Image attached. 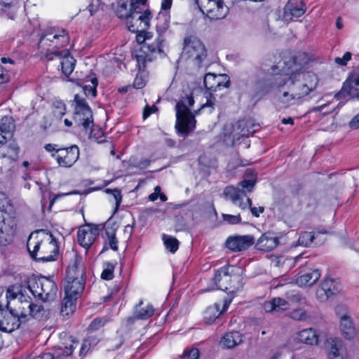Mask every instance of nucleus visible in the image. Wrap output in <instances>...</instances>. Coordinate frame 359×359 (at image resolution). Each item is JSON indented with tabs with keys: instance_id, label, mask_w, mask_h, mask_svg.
I'll use <instances>...</instances> for the list:
<instances>
[{
	"instance_id": "obj_54",
	"label": "nucleus",
	"mask_w": 359,
	"mask_h": 359,
	"mask_svg": "<svg viewBox=\"0 0 359 359\" xmlns=\"http://www.w3.org/2000/svg\"><path fill=\"white\" fill-rule=\"evenodd\" d=\"M287 299L294 303L300 302L302 301V297L298 291L291 290L286 293Z\"/></svg>"
},
{
	"instance_id": "obj_16",
	"label": "nucleus",
	"mask_w": 359,
	"mask_h": 359,
	"mask_svg": "<svg viewBox=\"0 0 359 359\" xmlns=\"http://www.w3.org/2000/svg\"><path fill=\"white\" fill-rule=\"evenodd\" d=\"M99 235L98 228L95 225H86L79 228L77 233L79 244L86 249H88Z\"/></svg>"
},
{
	"instance_id": "obj_6",
	"label": "nucleus",
	"mask_w": 359,
	"mask_h": 359,
	"mask_svg": "<svg viewBox=\"0 0 359 359\" xmlns=\"http://www.w3.org/2000/svg\"><path fill=\"white\" fill-rule=\"evenodd\" d=\"M69 42V36L66 30L57 27H51L42 34L39 46L41 48H47V53L58 51V49L67 46Z\"/></svg>"
},
{
	"instance_id": "obj_29",
	"label": "nucleus",
	"mask_w": 359,
	"mask_h": 359,
	"mask_svg": "<svg viewBox=\"0 0 359 359\" xmlns=\"http://www.w3.org/2000/svg\"><path fill=\"white\" fill-rule=\"evenodd\" d=\"M85 282L65 280V294L79 298L84 290Z\"/></svg>"
},
{
	"instance_id": "obj_31",
	"label": "nucleus",
	"mask_w": 359,
	"mask_h": 359,
	"mask_svg": "<svg viewBox=\"0 0 359 359\" xmlns=\"http://www.w3.org/2000/svg\"><path fill=\"white\" fill-rule=\"evenodd\" d=\"M97 79L94 74L86 76L80 84L82 86L84 93L95 97L97 95Z\"/></svg>"
},
{
	"instance_id": "obj_22",
	"label": "nucleus",
	"mask_w": 359,
	"mask_h": 359,
	"mask_svg": "<svg viewBox=\"0 0 359 359\" xmlns=\"http://www.w3.org/2000/svg\"><path fill=\"white\" fill-rule=\"evenodd\" d=\"M85 274L86 269L83 261L81 258L76 257L74 263L68 266L65 280L85 282Z\"/></svg>"
},
{
	"instance_id": "obj_5",
	"label": "nucleus",
	"mask_w": 359,
	"mask_h": 359,
	"mask_svg": "<svg viewBox=\"0 0 359 359\" xmlns=\"http://www.w3.org/2000/svg\"><path fill=\"white\" fill-rule=\"evenodd\" d=\"M28 288L32 294L43 302L53 300L57 295L56 283L50 278L40 277L28 281Z\"/></svg>"
},
{
	"instance_id": "obj_45",
	"label": "nucleus",
	"mask_w": 359,
	"mask_h": 359,
	"mask_svg": "<svg viewBox=\"0 0 359 359\" xmlns=\"http://www.w3.org/2000/svg\"><path fill=\"white\" fill-rule=\"evenodd\" d=\"M154 309L151 305H147L144 308H141L136 312V316L140 319H147L154 315Z\"/></svg>"
},
{
	"instance_id": "obj_44",
	"label": "nucleus",
	"mask_w": 359,
	"mask_h": 359,
	"mask_svg": "<svg viewBox=\"0 0 359 359\" xmlns=\"http://www.w3.org/2000/svg\"><path fill=\"white\" fill-rule=\"evenodd\" d=\"M315 236L312 232H302L300 233L298 244L302 246H311L313 243Z\"/></svg>"
},
{
	"instance_id": "obj_9",
	"label": "nucleus",
	"mask_w": 359,
	"mask_h": 359,
	"mask_svg": "<svg viewBox=\"0 0 359 359\" xmlns=\"http://www.w3.org/2000/svg\"><path fill=\"white\" fill-rule=\"evenodd\" d=\"M240 273L241 269L236 266H229L218 269L213 278L216 289L227 290L232 279L239 280Z\"/></svg>"
},
{
	"instance_id": "obj_60",
	"label": "nucleus",
	"mask_w": 359,
	"mask_h": 359,
	"mask_svg": "<svg viewBox=\"0 0 359 359\" xmlns=\"http://www.w3.org/2000/svg\"><path fill=\"white\" fill-rule=\"evenodd\" d=\"M291 317L294 320H301L306 318V313L302 309H297L292 312Z\"/></svg>"
},
{
	"instance_id": "obj_18",
	"label": "nucleus",
	"mask_w": 359,
	"mask_h": 359,
	"mask_svg": "<svg viewBox=\"0 0 359 359\" xmlns=\"http://www.w3.org/2000/svg\"><path fill=\"white\" fill-rule=\"evenodd\" d=\"M32 299L28 295H21L20 299H15V302H8L6 308L11 309L22 320L27 322V314L31 306Z\"/></svg>"
},
{
	"instance_id": "obj_7",
	"label": "nucleus",
	"mask_w": 359,
	"mask_h": 359,
	"mask_svg": "<svg viewBox=\"0 0 359 359\" xmlns=\"http://www.w3.org/2000/svg\"><path fill=\"white\" fill-rule=\"evenodd\" d=\"M74 101L75 102L74 122L79 128H82L84 132H88L90 126H93L92 111L85 99L80 97L79 95H76Z\"/></svg>"
},
{
	"instance_id": "obj_14",
	"label": "nucleus",
	"mask_w": 359,
	"mask_h": 359,
	"mask_svg": "<svg viewBox=\"0 0 359 359\" xmlns=\"http://www.w3.org/2000/svg\"><path fill=\"white\" fill-rule=\"evenodd\" d=\"M79 158V149L77 145L73 144L69 147L62 148L55 156L58 165L63 168L72 167Z\"/></svg>"
},
{
	"instance_id": "obj_40",
	"label": "nucleus",
	"mask_w": 359,
	"mask_h": 359,
	"mask_svg": "<svg viewBox=\"0 0 359 359\" xmlns=\"http://www.w3.org/2000/svg\"><path fill=\"white\" fill-rule=\"evenodd\" d=\"M116 262L112 263L109 262H104L103 264V271L101 273V278L103 280H110L114 278V271L116 266Z\"/></svg>"
},
{
	"instance_id": "obj_61",
	"label": "nucleus",
	"mask_w": 359,
	"mask_h": 359,
	"mask_svg": "<svg viewBox=\"0 0 359 359\" xmlns=\"http://www.w3.org/2000/svg\"><path fill=\"white\" fill-rule=\"evenodd\" d=\"M133 86L137 89H141L145 86V81L141 74H138L136 75Z\"/></svg>"
},
{
	"instance_id": "obj_43",
	"label": "nucleus",
	"mask_w": 359,
	"mask_h": 359,
	"mask_svg": "<svg viewBox=\"0 0 359 359\" xmlns=\"http://www.w3.org/2000/svg\"><path fill=\"white\" fill-rule=\"evenodd\" d=\"M328 294L333 295L338 292V288L333 279L325 278L323 280L320 285Z\"/></svg>"
},
{
	"instance_id": "obj_11",
	"label": "nucleus",
	"mask_w": 359,
	"mask_h": 359,
	"mask_svg": "<svg viewBox=\"0 0 359 359\" xmlns=\"http://www.w3.org/2000/svg\"><path fill=\"white\" fill-rule=\"evenodd\" d=\"M25 323L11 309H0V330L11 333L18 329L20 325Z\"/></svg>"
},
{
	"instance_id": "obj_33",
	"label": "nucleus",
	"mask_w": 359,
	"mask_h": 359,
	"mask_svg": "<svg viewBox=\"0 0 359 359\" xmlns=\"http://www.w3.org/2000/svg\"><path fill=\"white\" fill-rule=\"evenodd\" d=\"M320 277V272L318 269L312 271L302 275L297 279V283L301 287L311 286L313 285Z\"/></svg>"
},
{
	"instance_id": "obj_17",
	"label": "nucleus",
	"mask_w": 359,
	"mask_h": 359,
	"mask_svg": "<svg viewBox=\"0 0 359 359\" xmlns=\"http://www.w3.org/2000/svg\"><path fill=\"white\" fill-rule=\"evenodd\" d=\"M205 87L211 91L220 90L230 86L229 78L226 74H214L208 73L204 76Z\"/></svg>"
},
{
	"instance_id": "obj_23",
	"label": "nucleus",
	"mask_w": 359,
	"mask_h": 359,
	"mask_svg": "<svg viewBox=\"0 0 359 359\" xmlns=\"http://www.w3.org/2000/svg\"><path fill=\"white\" fill-rule=\"evenodd\" d=\"M208 6V9L205 10L203 13L211 20L222 19L228 13L227 7L224 5L222 1L219 0H212Z\"/></svg>"
},
{
	"instance_id": "obj_58",
	"label": "nucleus",
	"mask_w": 359,
	"mask_h": 359,
	"mask_svg": "<svg viewBox=\"0 0 359 359\" xmlns=\"http://www.w3.org/2000/svg\"><path fill=\"white\" fill-rule=\"evenodd\" d=\"M332 295L328 294L325 290H323L320 286L318 288L316 291V297L319 299V301L323 302L328 299Z\"/></svg>"
},
{
	"instance_id": "obj_1",
	"label": "nucleus",
	"mask_w": 359,
	"mask_h": 359,
	"mask_svg": "<svg viewBox=\"0 0 359 359\" xmlns=\"http://www.w3.org/2000/svg\"><path fill=\"white\" fill-rule=\"evenodd\" d=\"M306 57L303 53L285 60L283 72L285 75L276 76L274 79L277 88L276 101L280 108L299 105L316 92L319 82L317 75L302 71L306 62H301L299 60Z\"/></svg>"
},
{
	"instance_id": "obj_39",
	"label": "nucleus",
	"mask_w": 359,
	"mask_h": 359,
	"mask_svg": "<svg viewBox=\"0 0 359 359\" xmlns=\"http://www.w3.org/2000/svg\"><path fill=\"white\" fill-rule=\"evenodd\" d=\"M85 133L88 135L89 139L95 142L100 143L104 141L103 131L100 128L95 127L94 125L93 126L90 125L88 132H85Z\"/></svg>"
},
{
	"instance_id": "obj_56",
	"label": "nucleus",
	"mask_w": 359,
	"mask_h": 359,
	"mask_svg": "<svg viewBox=\"0 0 359 359\" xmlns=\"http://www.w3.org/2000/svg\"><path fill=\"white\" fill-rule=\"evenodd\" d=\"M54 116L61 118L65 114V105L62 102H57L55 109L53 111Z\"/></svg>"
},
{
	"instance_id": "obj_25",
	"label": "nucleus",
	"mask_w": 359,
	"mask_h": 359,
	"mask_svg": "<svg viewBox=\"0 0 359 359\" xmlns=\"http://www.w3.org/2000/svg\"><path fill=\"white\" fill-rule=\"evenodd\" d=\"M279 243V240L271 233H265L257 240L256 248L262 251H271L275 249Z\"/></svg>"
},
{
	"instance_id": "obj_36",
	"label": "nucleus",
	"mask_w": 359,
	"mask_h": 359,
	"mask_svg": "<svg viewBox=\"0 0 359 359\" xmlns=\"http://www.w3.org/2000/svg\"><path fill=\"white\" fill-rule=\"evenodd\" d=\"M43 239L35 240L31 236L27 241V247L32 258L37 261V257H39V252L41 249Z\"/></svg>"
},
{
	"instance_id": "obj_52",
	"label": "nucleus",
	"mask_w": 359,
	"mask_h": 359,
	"mask_svg": "<svg viewBox=\"0 0 359 359\" xmlns=\"http://www.w3.org/2000/svg\"><path fill=\"white\" fill-rule=\"evenodd\" d=\"M222 217L224 221L230 224H236L241 222V218L239 214L236 215L223 214Z\"/></svg>"
},
{
	"instance_id": "obj_3",
	"label": "nucleus",
	"mask_w": 359,
	"mask_h": 359,
	"mask_svg": "<svg viewBox=\"0 0 359 359\" xmlns=\"http://www.w3.org/2000/svg\"><path fill=\"white\" fill-rule=\"evenodd\" d=\"M182 57L196 70L205 69L210 65L208 50L203 41L196 36L184 37Z\"/></svg>"
},
{
	"instance_id": "obj_32",
	"label": "nucleus",
	"mask_w": 359,
	"mask_h": 359,
	"mask_svg": "<svg viewBox=\"0 0 359 359\" xmlns=\"http://www.w3.org/2000/svg\"><path fill=\"white\" fill-rule=\"evenodd\" d=\"M220 304L215 303L213 306H209L204 312V320L208 324L213 323L227 308L225 304L222 310H220Z\"/></svg>"
},
{
	"instance_id": "obj_27",
	"label": "nucleus",
	"mask_w": 359,
	"mask_h": 359,
	"mask_svg": "<svg viewBox=\"0 0 359 359\" xmlns=\"http://www.w3.org/2000/svg\"><path fill=\"white\" fill-rule=\"evenodd\" d=\"M263 309L266 312H279L288 309L289 303L280 297H275L271 300L266 301L263 304Z\"/></svg>"
},
{
	"instance_id": "obj_35",
	"label": "nucleus",
	"mask_w": 359,
	"mask_h": 359,
	"mask_svg": "<svg viewBox=\"0 0 359 359\" xmlns=\"http://www.w3.org/2000/svg\"><path fill=\"white\" fill-rule=\"evenodd\" d=\"M77 299L76 297L65 294L61 307V313L63 316H69L73 313L76 309Z\"/></svg>"
},
{
	"instance_id": "obj_2",
	"label": "nucleus",
	"mask_w": 359,
	"mask_h": 359,
	"mask_svg": "<svg viewBox=\"0 0 359 359\" xmlns=\"http://www.w3.org/2000/svg\"><path fill=\"white\" fill-rule=\"evenodd\" d=\"M194 104V98L191 95L182 97L176 104V129L178 133L182 135H187L193 131L196 127L195 116L198 112L205 108L210 107V112L212 111L215 106V102L212 99H208L205 104H203L200 109L195 111L194 113L190 111L189 107Z\"/></svg>"
},
{
	"instance_id": "obj_64",
	"label": "nucleus",
	"mask_w": 359,
	"mask_h": 359,
	"mask_svg": "<svg viewBox=\"0 0 359 359\" xmlns=\"http://www.w3.org/2000/svg\"><path fill=\"white\" fill-rule=\"evenodd\" d=\"M212 1V0H196V4H197L200 11L203 13L205 10L208 9V6L210 5Z\"/></svg>"
},
{
	"instance_id": "obj_26",
	"label": "nucleus",
	"mask_w": 359,
	"mask_h": 359,
	"mask_svg": "<svg viewBox=\"0 0 359 359\" xmlns=\"http://www.w3.org/2000/svg\"><path fill=\"white\" fill-rule=\"evenodd\" d=\"M15 128L12 117L4 116L0 121V147L3 145Z\"/></svg>"
},
{
	"instance_id": "obj_59",
	"label": "nucleus",
	"mask_w": 359,
	"mask_h": 359,
	"mask_svg": "<svg viewBox=\"0 0 359 359\" xmlns=\"http://www.w3.org/2000/svg\"><path fill=\"white\" fill-rule=\"evenodd\" d=\"M61 147H58L57 144H47L45 145V149L51 153V156L55 158L57 154H59V150H60Z\"/></svg>"
},
{
	"instance_id": "obj_41",
	"label": "nucleus",
	"mask_w": 359,
	"mask_h": 359,
	"mask_svg": "<svg viewBox=\"0 0 359 359\" xmlns=\"http://www.w3.org/2000/svg\"><path fill=\"white\" fill-rule=\"evenodd\" d=\"M162 238L166 249L170 252L175 253L177 250L179 248V241L177 238L165 234L163 235Z\"/></svg>"
},
{
	"instance_id": "obj_8",
	"label": "nucleus",
	"mask_w": 359,
	"mask_h": 359,
	"mask_svg": "<svg viewBox=\"0 0 359 359\" xmlns=\"http://www.w3.org/2000/svg\"><path fill=\"white\" fill-rule=\"evenodd\" d=\"M151 13L148 9L130 8L129 15L126 18V25L132 32H143L149 26Z\"/></svg>"
},
{
	"instance_id": "obj_47",
	"label": "nucleus",
	"mask_w": 359,
	"mask_h": 359,
	"mask_svg": "<svg viewBox=\"0 0 359 359\" xmlns=\"http://www.w3.org/2000/svg\"><path fill=\"white\" fill-rule=\"evenodd\" d=\"M105 192L107 194H111L115 200V208H114V210L113 212V214H115L117 212V210H118L119 205L122 201V196H121V191L117 189H107L105 190Z\"/></svg>"
},
{
	"instance_id": "obj_24",
	"label": "nucleus",
	"mask_w": 359,
	"mask_h": 359,
	"mask_svg": "<svg viewBox=\"0 0 359 359\" xmlns=\"http://www.w3.org/2000/svg\"><path fill=\"white\" fill-rule=\"evenodd\" d=\"M259 126L254 122L252 119H243L237 122L233 130L237 135L241 137H248L255 133Z\"/></svg>"
},
{
	"instance_id": "obj_63",
	"label": "nucleus",
	"mask_w": 359,
	"mask_h": 359,
	"mask_svg": "<svg viewBox=\"0 0 359 359\" xmlns=\"http://www.w3.org/2000/svg\"><path fill=\"white\" fill-rule=\"evenodd\" d=\"M2 220L0 219V224ZM11 241L10 236L5 233L4 231L0 228V245H6Z\"/></svg>"
},
{
	"instance_id": "obj_37",
	"label": "nucleus",
	"mask_w": 359,
	"mask_h": 359,
	"mask_svg": "<svg viewBox=\"0 0 359 359\" xmlns=\"http://www.w3.org/2000/svg\"><path fill=\"white\" fill-rule=\"evenodd\" d=\"M46 311L42 304H35L32 302L27 314V321L29 320V317L41 320L46 316Z\"/></svg>"
},
{
	"instance_id": "obj_38",
	"label": "nucleus",
	"mask_w": 359,
	"mask_h": 359,
	"mask_svg": "<svg viewBox=\"0 0 359 359\" xmlns=\"http://www.w3.org/2000/svg\"><path fill=\"white\" fill-rule=\"evenodd\" d=\"M25 295L22 292V287L20 285L9 286L6 290V299L8 302H15V299H20V296Z\"/></svg>"
},
{
	"instance_id": "obj_12",
	"label": "nucleus",
	"mask_w": 359,
	"mask_h": 359,
	"mask_svg": "<svg viewBox=\"0 0 359 359\" xmlns=\"http://www.w3.org/2000/svg\"><path fill=\"white\" fill-rule=\"evenodd\" d=\"M41 249L39 252L38 262H46L55 260L59 248L55 238L52 234H48L43 239Z\"/></svg>"
},
{
	"instance_id": "obj_48",
	"label": "nucleus",
	"mask_w": 359,
	"mask_h": 359,
	"mask_svg": "<svg viewBox=\"0 0 359 359\" xmlns=\"http://www.w3.org/2000/svg\"><path fill=\"white\" fill-rule=\"evenodd\" d=\"M328 357L329 359H345L342 349L339 348L337 344H334L330 347Z\"/></svg>"
},
{
	"instance_id": "obj_55",
	"label": "nucleus",
	"mask_w": 359,
	"mask_h": 359,
	"mask_svg": "<svg viewBox=\"0 0 359 359\" xmlns=\"http://www.w3.org/2000/svg\"><path fill=\"white\" fill-rule=\"evenodd\" d=\"M12 210V205L10 203V200L5 198L1 201L0 211L2 212L8 213Z\"/></svg>"
},
{
	"instance_id": "obj_34",
	"label": "nucleus",
	"mask_w": 359,
	"mask_h": 359,
	"mask_svg": "<svg viewBox=\"0 0 359 359\" xmlns=\"http://www.w3.org/2000/svg\"><path fill=\"white\" fill-rule=\"evenodd\" d=\"M298 339L299 341L309 345L318 344V335L316 330L312 328L300 331L298 334Z\"/></svg>"
},
{
	"instance_id": "obj_20",
	"label": "nucleus",
	"mask_w": 359,
	"mask_h": 359,
	"mask_svg": "<svg viewBox=\"0 0 359 359\" xmlns=\"http://www.w3.org/2000/svg\"><path fill=\"white\" fill-rule=\"evenodd\" d=\"M306 5L302 0H290L284 8L283 19L292 21L301 17L306 12Z\"/></svg>"
},
{
	"instance_id": "obj_62",
	"label": "nucleus",
	"mask_w": 359,
	"mask_h": 359,
	"mask_svg": "<svg viewBox=\"0 0 359 359\" xmlns=\"http://www.w3.org/2000/svg\"><path fill=\"white\" fill-rule=\"evenodd\" d=\"M9 74L8 71L4 69V67L0 65V85L5 83L9 81Z\"/></svg>"
},
{
	"instance_id": "obj_50",
	"label": "nucleus",
	"mask_w": 359,
	"mask_h": 359,
	"mask_svg": "<svg viewBox=\"0 0 359 359\" xmlns=\"http://www.w3.org/2000/svg\"><path fill=\"white\" fill-rule=\"evenodd\" d=\"M200 352L197 348L186 349L184 351L182 359H198Z\"/></svg>"
},
{
	"instance_id": "obj_21",
	"label": "nucleus",
	"mask_w": 359,
	"mask_h": 359,
	"mask_svg": "<svg viewBox=\"0 0 359 359\" xmlns=\"http://www.w3.org/2000/svg\"><path fill=\"white\" fill-rule=\"evenodd\" d=\"M146 38H143L142 39V50L145 54V55H137V62H140L142 60L144 61H151V58L149 56V53L151 55H154L156 53H161L163 52V40L158 37L155 39L153 42L147 41Z\"/></svg>"
},
{
	"instance_id": "obj_28",
	"label": "nucleus",
	"mask_w": 359,
	"mask_h": 359,
	"mask_svg": "<svg viewBox=\"0 0 359 359\" xmlns=\"http://www.w3.org/2000/svg\"><path fill=\"white\" fill-rule=\"evenodd\" d=\"M243 336L238 332H229L226 333L220 340V345L225 348H233L241 344Z\"/></svg>"
},
{
	"instance_id": "obj_13",
	"label": "nucleus",
	"mask_w": 359,
	"mask_h": 359,
	"mask_svg": "<svg viewBox=\"0 0 359 359\" xmlns=\"http://www.w3.org/2000/svg\"><path fill=\"white\" fill-rule=\"evenodd\" d=\"M359 97V75L353 72L350 74L348 79L344 83L340 92L336 95V97L349 99Z\"/></svg>"
},
{
	"instance_id": "obj_19",
	"label": "nucleus",
	"mask_w": 359,
	"mask_h": 359,
	"mask_svg": "<svg viewBox=\"0 0 359 359\" xmlns=\"http://www.w3.org/2000/svg\"><path fill=\"white\" fill-rule=\"evenodd\" d=\"M254 243L251 236H231L227 238L225 246L233 252L247 250Z\"/></svg>"
},
{
	"instance_id": "obj_51",
	"label": "nucleus",
	"mask_w": 359,
	"mask_h": 359,
	"mask_svg": "<svg viewBox=\"0 0 359 359\" xmlns=\"http://www.w3.org/2000/svg\"><path fill=\"white\" fill-rule=\"evenodd\" d=\"M352 54L350 52H346L342 57L334 58V62L339 66H346L348 61L351 60Z\"/></svg>"
},
{
	"instance_id": "obj_46",
	"label": "nucleus",
	"mask_w": 359,
	"mask_h": 359,
	"mask_svg": "<svg viewBox=\"0 0 359 359\" xmlns=\"http://www.w3.org/2000/svg\"><path fill=\"white\" fill-rule=\"evenodd\" d=\"M18 154L19 147L15 143H11L8 146V150L3 154V156L15 161L18 158Z\"/></svg>"
},
{
	"instance_id": "obj_15",
	"label": "nucleus",
	"mask_w": 359,
	"mask_h": 359,
	"mask_svg": "<svg viewBox=\"0 0 359 359\" xmlns=\"http://www.w3.org/2000/svg\"><path fill=\"white\" fill-rule=\"evenodd\" d=\"M46 57L48 60H53L55 57L60 58L61 70L67 76L70 75L74 69L75 60L69 55V53L67 50L51 51L46 54Z\"/></svg>"
},
{
	"instance_id": "obj_30",
	"label": "nucleus",
	"mask_w": 359,
	"mask_h": 359,
	"mask_svg": "<svg viewBox=\"0 0 359 359\" xmlns=\"http://www.w3.org/2000/svg\"><path fill=\"white\" fill-rule=\"evenodd\" d=\"M18 11V0H0V14L13 20Z\"/></svg>"
},
{
	"instance_id": "obj_53",
	"label": "nucleus",
	"mask_w": 359,
	"mask_h": 359,
	"mask_svg": "<svg viewBox=\"0 0 359 359\" xmlns=\"http://www.w3.org/2000/svg\"><path fill=\"white\" fill-rule=\"evenodd\" d=\"M116 13L119 18L126 19V18L129 15L130 13V11L128 12V11L127 4L124 2L120 3L118 6Z\"/></svg>"
},
{
	"instance_id": "obj_57",
	"label": "nucleus",
	"mask_w": 359,
	"mask_h": 359,
	"mask_svg": "<svg viewBox=\"0 0 359 359\" xmlns=\"http://www.w3.org/2000/svg\"><path fill=\"white\" fill-rule=\"evenodd\" d=\"M105 323L101 318H95L89 325V330H96L102 327Z\"/></svg>"
},
{
	"instance_id": "obj_42",
	"label": "nucleus",
	"mask_w": 359,
	"mask_h": 359,
	"mask_svg": "<svg viewBox=\"0 0 359 359\" xmlns=\"http://www.w3.org/2000/svg\"><path fill=\"white\" fill-rule=\"evenodd\" d=\"M106 241H105V246L104 247V250L106 248L107 245H109V247L114 250L117 251L118 249V241L116 238L115 231L113 229L107 230L106 231Z\"/></svg>"
},
{
	"instance_id": "obj_4",
	"label": "nucleus",
	"mask_w": 359,
	"mask_h": 359,
	"mask_svg": "<svg viewBox=\"0 0 359 359\" xmlns=\"http://www.w3.org/2000/svg\"><path fill=\"white\" fill-rule=\"evenodd\" d=\"M255 184V179L244 180L238 184L237 187H226L224 190V194L226 198L231 201L233 204L238 205L240 208L244 210L250 208L252 215L258 217L264 212V208L263 206L251 207L252 201L249 198H247L245 201H243V198L246 196V191L251 192Z\"/></svg>"
},
{
	"instance_id": "obj_10",
	"label": "nucleus",
	"mask_w": 359,
	"mask_h": 359,
	"mask_svg": "<svg viewBox=\"0 0 359 359\" xmlns=\"http://www.w3.org/2000/svg\"><path fill=\"white\" fill-rule=\"evenodd\" d=\"M336 313L340 319V329L344 337L348 339H353L357 331L347 308L339 305L336 308Z\"/></svg>"
},
{
	"instance_id": "obj_49",
	"label": "nucleus",
	"mask_w": 359,
	"mask_h": 359,
	"mask_svg": "<svg viewBox=\"0 0 359 359\" xmlns=\"http://www.w3.org/2000/svg\"><path fill=\"white\" fill-rule=\"evenodd\" d=\"M75 347L73 344H70L69 346H65L63 349L59 348V350L55 353L57 356V359L62 357H67L74 352Z\"/></svg>"
}]
</instances>
